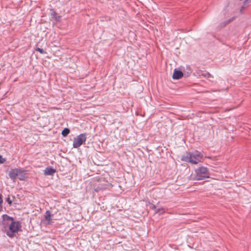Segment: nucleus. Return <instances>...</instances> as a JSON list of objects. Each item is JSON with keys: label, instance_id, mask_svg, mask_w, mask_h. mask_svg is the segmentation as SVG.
Wrapping results in <instances>:
<instances>
[{"label": "nucleus", "instance_id": "nucleus-19", "mask_svg": "<svg viewBox=\"0 0 251 251\" xmlns=\"http://www.w3.org/2000/svg\"><path fill=\"white\" fill-rule=\"evenodd\" d=\"M60 18L61 16L56 15L54 19L55 20L56 22H59L60 21Z\"/></svg>", "mask_w": 251, "mask_h": 251}, {"label": "nucleus", "instance_id": "nucleus-10", "mask_svg": "<svg viewBox=\"0 0 251 251\" xmlns=\"http://www.w3.org/2000/svg\"><path fill=\"white\" fill-rule=\"evenodd\" d=\"M70 132V130L68 128H65L62 130L61 134L63 137H66L69 134Z\"/></svg>", "mask_w": 251, "mask_h": 251}, {"label": "nucleus", "instance_id": "nucleus-18", "mask_svg": "<svg viewBox=\"0 0 251 251\" xmlns=\"http://www.w3.org/2000/svg\"><path fill=\"white\" fill-rule=\"evenodd\" d=\"M251 3V0H245L244 2L243 6H245L246 4Z\"/></svg>", "mask_w": 251, "mask_h": 251}, {"label": "nucleus", "instance_id": "nucleus-7", "mask_svg": "<svg viewBox=\"0 0 251 251\" xmlns=\"http://www.w3.org/2000/svg\"><path fill=\"white\" fill-rule=\"evenodd\" d=\"M56 172V170L50 167H46L44 170L45 175L52 176Z\"/></svg>", "mask_w": 251, "mask_h": 251}, {"label": "nucleus", "instance_id": "nucleus-12", "mask_svg": "<svg viewBox=\"0 0 251 251\" xmlns=\"http://www.w3.org/2000/svg\"><path fill=\"white\" fill-rule=\"evenodd\" d=\"M201 75L206 78H209L211 77V74L206 71L201 72Z\"/></svg>", "mask_w": 251, "mask_h": 251}, {"label": "nucleus", "instance_id": "nucleus-5", "mask_svg": "<svg viewBox=\"0 0 251 251\" xmlns=\"http://www.w3.org/2000/svg\"><path fill=\"white\" fill-rule=\"evenodd\" d=\"M22 172L21 170L19 169H11L9 173V176L12 179L14 180L16 179L18 174Z\"/></svg>", "mask_w": 251, "mask_h": 251}, {"label": "nucleus", "instance_id": "nucleus-6", "mask_svg": "<svg viewBox=\"0 0 251 251\" xmlns=\"http://www.w3.org/2000/svg\"><path fill=\"white\" fill-rule=\"evenodd\" d=\"M183 76V73L180 70L175 69L172 77L174 79H179Z\"/></svg>", "mask_w": 251, "mask_h": 251}, {"label": "nucleus", "instance_id": "nucleus-23", "mask_svg": "<svg viewBox=\"0 0 251 251\" xmlns=\"http://www.w3.org/2000/svg\"><path fill=\"white\" fill-rule=\"evenodd\" d=\"M212 92H217V90H213L212 91ZM218 91H220V90H218Z\"/></svg>", "mask_w": 251, "mask_h": 251}, {"label": "nucleus", "instance_id": "nucleus-2", "mask_svg": "<svg viewBox=\"0 0 251 251\" xmlns=\"http://www.w3.org/2000/svg\"><path fill=\"white\" fill-rule=\"evenodd\" d=\"M194 180H202L209 177V173L206 167L201 166L195 170Z\"/></svg>", "mask_w": 251, "mask_h": 251}, {"label": "nucleus", "instance_id": "nucleus-16", "mask_svg": "<svg viewBox=\"0 0 251 251\" xmlns=\"http://www.w3.org/2000/svg\"><path fill=\"white\" fill-rule=\"evenodd\" d=\"M50 10L51 11V14H50L51 17V18L54 19V17L57 15V14H56V12L53 9H51Z\"/></svg>", "mask_w": 251, "mask_h": 251}, {"label": "nucleus", "instance_id": "nucleus-20", "mask_svg": "<svg viewBox=\"0 0 251 251\" xmlns=\"http://www.w3.org/2000/svg\"><path fill=\"white\" fill-rule=\"evenodd\" d=\"M5 159L2 158L1 155H0V164L4 163Z\"/></svg>", "mask_w": 251, "mask_h": 251}, {"label": "nucleus", "instance_id": "nucleus-8", "mask_svg": "<svg viewBox=\"0 0 251 251\" xmlns=\"http://www.w3.org/2000/svg\"><path fill=\"white\" fill-rule=\"evenodd\" d=\"M2 217L3 222H4V221H11L12 222L14 221H13L14 219H13V218L12 217H10V216H9L8 215H7L6 214L2 215Z\"/></svg>", "mask_w": 251, "mask_h": 251}, {"label": "nucleus", "instance_id": "nucleus-15", "mask_svg": "<svg viewBox=\"0 0 251 251\" xmlns=\"http://www.w3.org/2000/svg\"><path fill=\"white\" fill-rule=\"evenodd\" d=\"M35 50L36 51H39L41 54H45V53H46V52L45 50H44L42 49H41V48H38V47H37L35 49Z\"/></svg>", "mask_w": 251, "mask_h": 251}, {"label": "nucleus", "instance_id": "nucleus-13", "mask_svg": "<svg viewBox=\"0 0 251 251\" xmlns=\"http://www.w3.org/2000/svg\"><path fill=\"white\" fill-rule=\"evenodd\" d=\"M165 212V210L163 208H158L155 210V213H159L160 215L163 214Z\"/></svg>", "mask_w": 251, "mask_h": 251}, {"label": "nucleus", "instance_id": "nucleus-22", "mask_svg": "<svg viewBox=\"0 0 251 251\" xmlns=\"http://www.w3.org/2000/svg\"><path fill=\"white\" fill-rule=\"evenodd\" d=\"M3 202L2 198L1 195L0 194V204H1V203Z\"/></svg>", "mask_w": 251, "mask_h": 251}, {"label": "nucleus", "instance_id": "nucleus-11", "mask_svg": "<svg viewBox=\"0 0 251 251\" xmlns=\"http://www.w3.org/2000/svg\"><path fill=\"white\" fill-rule=\"evenodd\" d=\"M104 189H105V187L102 185H99L98 186H96V185H95L94 186V190L96 192H98L100 190H103Z\"/></svg>", "mask_w": 251, "mask_h": 251}, {"label": "nucleus", "instance_id": "nucleus-1", "mask_svg": "<svg viewBox=\"0 0 251 251\" xmlns=\"http://www.w3.org/2000/svg\"><path fill=\"white\" fill-rule=\"evenodd\" d=\"M203 158V154L200 151H196L193 152H186L181 157L182 161L193 164H197L201 162Z\"/></svg>", "mask_w": 251, "mask_h": 251}, {"label": "nucleus", "instance_id": "nucleus-21", "mask_svg": "<svg viewBox=\"0 0 251 251\" xmlns=\"http://www.w3.org/2000/svg\"><path fill=\"white\" fill-rule=\"evenodd\" d=\"M150 208L152 209H155L156 206L154 204H152L151 206H150Z\"/></svg>", "mask_w": 251, "mask_h": 251}, {"label": "nucleus", "instance_id": "nucleus-14", "mask_svg": "<svg viewBox=\"0 0 251 251\" xmlns=\"http://www.w3.org/2000/svg\"><path fill=\"white\" fill-rule=\"evenodd\" d=\"M234 18L233 17L230 19H229L228 20L226 21V22H224V23H222V25L223 27H224L226 25H227L228 24L230 23L231 22H232L233 20H234Z\"/></svg>", "mask_w": 251, "mask_h": 251}, {"label": "nucleus", "instance_id": "nucleus-4", "mask_svg": "<svg viewBox=\"0 0 251 251\" xmlns=\"http://www.w3.org/2000/svg\"><path fill=\"white\" fill-rule=\"evenodd\" d=\"M86 133H81L79 134L74 139L73 144V147L74 148H77L79 147L81 145L83 144V143L86 141Z\"/></svg>", "mask_w": 251, "mask_h": 251}, {"label": "nucleus", "instance_id": "nucleus-17", "mask_svg": "<svg viewBox=\"0 0 251 251\" xmlns=\"http://www.w3.org/2000/svg\"><path fill=\"white\" fill-rule=\"evenodd\" d=\"M6 201L8 202V203L9 204V205H11L12 204V201L11 200L10 197H7L6 200Z\"/></svg>", "mask_w": 251, "mask_h": 251}, {"label": "nucleus", "instance_id": "nucleus-9", "mask_svg": "<svg viewBox=\"0 0 251 251\" xmlns=\"http://www.w3.org/2000/svg\"><path fill=\"white\" fill-rule=\"evenodd\" d=\"M45 219L46 221H47L48 222L49 224L51 221V215H50V212L49 211H47L46 212Z\"/></svg>", "mask_w": 251, "mask_h": 251}, {"label": "nucleus", "instance_id": "nucleus-3", "mask_svg": "<svg viewBox=\"0 0 251 251\" xmlns=\"http://www.w3.org/2000/svg\"><path fill=\"white\" fill-rule=\"evenodd\" d=\"M21 224L19 222L12 221L9 225V229L10 232L7 231L6 234L10 238H13L14 236V233H17L20 230L21 228Z\"/></svg>", "mask_w": 251, "mask_h": 251}]
</instances>
